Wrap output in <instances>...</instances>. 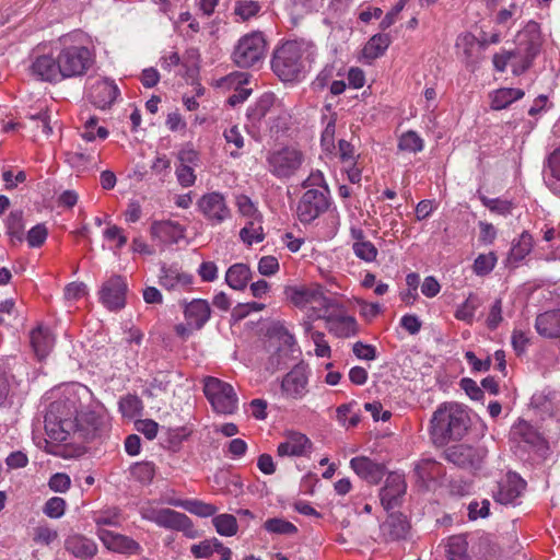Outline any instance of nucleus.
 <instances>
[{
	"instance_id": "f257e3e1",
	"label": "nucleus",
	"mask_w": 560,
	"mask_h": 560,
	"mask_svg": "<svg viewBox=\"0 0 560 560\" xmlns=\"http://www.w3.org/2000/svg\"><path fill=\"white\" fill-rule=\"evenodd\" d=\"M470 427V418L466 408L457 402H445L433 413L431 435L439 445L450 440H460Z\"/></svg>"
},
{
	"instance_id": "f03ea898",
	"label": "nucleus",
	"mask_w": 560,
	"mask_h": 560,
	"mask_svg": "<svg viewBox=\"0 0 560 560\" xmlns=\"http://www.w3.org/2000/svg\"><path fill=\"white\" fill-rule=\"evenodd\" d=\"M77 399L66 398L50 404L45 415V431L55 442H67L71 438L74 418L78 415Z\"/></svg>"
},
{
	"instance_id": "7ed1b4c3",
	"label": "nucleus",
	"mask_w": 560,
	"mask_h": 560,
	"mask_svg": "<svg viewBox=\"0 0 560 560\" xmlns=\"http://www.w3.org/2000/svg\"><path fill=\"white\" fill-rule=\"evenodd\" d=\"M303 48L295 40H289L278 47L272 57L273 72L282 81H292L298 78L303 69Z\"/></svg>"
},
{
	"instance_id": "20e7f679",
	"label": "nucleus",
	"mask_w": 560,
	"mask_h": 560,
	"mask_svg": "<svg viewBox=\"0 0 560 560\" xmlns=\"http://www.w3.org/2000/svg\"><path fill=\"white\" fill-rule=\"evenodd\" d=\"M307 308L312 310L314 316L317 318H326L329 329L334 330L337 335L345 337L349 335L350 319L341 314L337 304L331 303L330 300L325 296L320 287L316 290Z\"/></svg>"
},
{
	"instance_id": "39448f33",
	"label": "nucleus",
	"mask_w": 560,
	"mask_h": 560,
	"mask_svg": "<svg viewBox=\"0 0 560 560\" xmlns=\"http://www.w3.org/2000/svg\"><path fill=\"white\" fill-rule=\"evenodd\" d=\"M266 52V40L261 33L244 35L236 44L232 59L240 68H250L261 61Z\"/></svg>"
},
{
	"instance_id": "423d86ee",
	"label": "nucleus",
	"mask_w": 560,
	"mask_h": 560,
	"mask_svg": "<svg viewBox=\"0 0 560 560\" xmlns=\"http://www.w3.org/2000/svg\"><path fill=\"white\" fill-rule=\"evenodd\" d=\"M203 392L217 412L231 415L236 410L237 397L230 384L209 376L205 380Z\"/></svg>"
},
{
	"instance_id": "0eeeda50",
	"label": "nucleus",
	"mask_w": 560,
	"mask_h": 560,
	"mask_svg": "<svg viewBox=\"0 0 560 560\" xmlns=\"http://www.w3.org/2000/svg\"><path fill=\"white\" fill-rule=\"evenodd\" d=\"M488 451L485 446L455 444L444 450L445 460L467 470H479L482 467Z\"/></svg>"
},
{
	"instance_id": "6e6552de",
	"label": "nucleus",
	"mask_w": 560,
	"mask_h": 560,
	"mask_svg": "<svg viewBox=\"0 0 560 560\" xmlns=\"http://www.w3.org/2000/svg\"><path fill=\"white\" fill-rule=\"evenodd\" d=\"M61 80L83 75L92 65V56L86 47L71 46L59 54Z\"/></svg>"
},
{
	"instance_id": "1a4fd4ad",
	"label": "nucleus",
	"mask_w": 560,
	"mask_h": 560,
	"mask_svg": "<svg viewBox=\"0 0 560 560\" xmlns=\"http://www.w3.org/2000/svg\"><path fill=\"white\" fill-rule=\"evenodd\" d=\"M267 163L272 175L278 178H289L301 167L303 154L295 148L284 147L269 152Z\"/></svg>"
},
{
	"instance_id": "9d476101",
	"label": "nucleus",
	"mask_w": 560,
	"mask_h": 560,
	"mask_svg": "<svg viewBox=\"0 0 560 560\" xmlns=\"http://www.w3.org/2000/svg\"><path fill=\"white\" fill-rule=\"evenodd\" d=\"M518 46L515 55L523 56L521 72L526 71L538 55L541 46L540 34L536 23H528L523 32L517 36Z\"/></svg>"
},
{
	"instance_id": "9b49d317",
	"label": "nucleus",
	"mask_w": 560,
	"mask_h": 560,
	"mask_svg": "<svg viewBox=\"0 0 560 560\" xmlns=\"http://www.w3.org/2000/svg\"><path fill=\"white\" fill-rule=\"evenodd\" d=\"M326 192L327 188H324V190L310 188L304 192L298 206V215L302 222L313 221L327 209Z\"/></svg>"
},
{
	"instance_id": "f8f14e48",
	"label": "nucleus",
	"mask_w": 560,
	"mask_h": 560,
	"mask_svg": "<svg viewBox=\"0 0 560 560\" xmlns=\"http://www.w3.org/2000/svg\"><path fill=\"white\" fill-rule=\"evenodd\" d=\"M407 483L404 475L390 472L385 480L384 487L380 490L381 504L385 511L401 506L406 494Z\"/></svg>"
},
{
	"instance_id": "ddd939ff",
	"label": "nucleus",
	"mask_w": 560,
	"mask_h": 560,
	"mask_svg": "<svg viewBox=\"0 0 560 560\" xmlns=\"http://www.w3.org/2000/svg\"><path fill=\"white\" fill-rule=\"evenodd\" d=\"M75 428L71 432V436L81 441H89L96 436L102 429L103 417L93 410L78 411L74 418Z\"/></svg>"
},
{
	"instance_id": "4468645a",
	"label": "nucleus",
	"mask_w": 560,
	"mask_h": 560,
	"mask_svg": "<svg viewBox=\"0 0 560 560\" xmlns=\"http://www.w3.org/2000/svg\"><path fill=\"white\" fill-rule=\"evenodd\" d=\"M96 535L103 545L113 552L122 555H139L141 552V546L128 536L105 528H97Z\"/></svg>"
},
{
	"instance_id": "2eb2a0df",
	"label": "nucleus",
	"mask_w": 560,
	"mask_h": 560,
	"mask_svg": "<svg viewBox=\"0 0 560 560\" xmlns=\"http://www.w3.org/2000/svg\"><path fill=\"white\" fill-rule=\"evenodd\" d=\"M525 487L526 482L517 474L510 471L504 479L498 482L492 497L500 504H512L522 494Z\"/></svg>"
},
{
	"instance_id": "dca6fc26",
	"label": "nucleus",
	"mask_w": 560,
	"mask_h": 560,
	"mask_svg": "<svg viewBox=\"0 0 560 560\" xmlns=\"http://www.w3.org/2000/svg\"><path fill=\"white\" fill-rule=\"evenodd\" d=\"M127 283L115 276L108 279L102 287L101 301L110 311L120 310L126 304Z\"/></svg>"
},
{
	"instance_id": "f3484780",
	"label": "nucleus",
	"mask_w": 560,
	"mask_h": 560,
	"mask_svg": "<svg viewBox=\"0 0 560 560\" xmlns=\"http://www.w3.org/2000/svg\"><path fill=\"white\" fill-rule=\"evenodd\" d=\"M198 207L203 215L213 224H219L230 217V210L224 197L219 192H210L202 196Z\"/></svg>"
},
{
	"instance_id": "a211bd4d",
	"label": "nucleus",
	"mask_w": 560,
	"mask_h": 560,
	"mask_svg": "<svg viewBox=\"0 0 560 560\" xmlns=\"http://www.w3.org/2000/svg\"><path fill=\"white\" fill-rule=\"evenodd\" d=\"M307 374L305 366L295 365L282 380V394L292 399H301L307 393Z\"/></svg>"
},
{
	"instance_id": "6ab92c4d",
	"label": "nucleus",
	"mask_w": 560,
	"mask_h": 560,
	"mask_svg": "<svg viewBox=\"0 0 560 560\" xmlns=\"http://www.w3.org/2000/svg\"><path fill=\"white\" fill-rule=\"evenodd\" d=\"M142 518L155 523L160 527L178 530L186 514L172 509H155L147 506L141 509Z\"/></svg>"
},
{
	"instance_id": "aec40b11",
	"label": "nucleus",
	"mask_w": 560,
	"mask_h": 560,
	"mask_svg": "<svg viewBox=\"0 0 560 560\" xmlns=\"http://www.w3.org/2000/svg\"><path fill=\"white\" fill-rule=\"evenodd\" d=\"M32 75L42 81L60 82L59 58L51 55L37 56L30 67Z\"/></svg>"
},
{
	"instance_id": "412c9836",
	"label": "nucleus",
	"mask_w": 560,
	"mask_h": 560,
	"mask_svg": "<svg viewBox=\"0 0 560 560\" xmlns=\"http://www.w3.org/2000/svg\"><path fill=\"white\" fill-rule=\"evenodd\" d=\"M278 340L281 346L277 347L276 351L269 357L268 362L266 363V370H268L270 373H275L276 371L288 365L293 352V336L287 331H283L279 334Z\"/></svg>"
},
{
	"instance_id": "4be33fe9",
	"label": "nucleus",
	"mask_w": 560,
	"mask_h": 560,
	"mask_svg": "<svg viewBox=\"0 0 560 560\" xmlns=\"http://www.w3.org/2000/svg\"><path fill=\"white\" fill-rule=\"evenodd\" d=\"M381 530L387 539H405L410 530V523L401 512H392L381 525Z\"/></svg>"
},
{
	"instance_id": "5701e85b",
	"label": "nucleus",
	"mask_w": 560,
	"mask_h": 560,
	"mask_svg": "<svg viewBox=\"0 0 560 560\" xmlns=\"http://www.w3.org/2000/svg\"><path fill=\"white\" fill-rule=\"evenodd\" d=\"M352 470L371 485L377 483L384 476V466L365 456L352 458Z\"/></svg>"
},
{
	"instance_id": "b1692460",
	"label": "nucleus",
	"mask_w": 560,
	"mask_h": 560,
	"mask_svg": "<svg viewBox=\"0 0 560 560\" xmlns=\"http://www.w3.org/2000/svg\"><path fill=\"white\" fill-rule=\"evenodd\" d=\"M312 445L308 438L299 432H288L283 442L278 445L279 456H301Z\"/></svg>"
},
{
	"instance_id": "393cba45",
	"label": "nucleus",
	"mask_w": 560,
	"mask_h": 560,
	"mask_svg": "<svg viewBox=\"0 0 560 560\" xmlns=\"http://www.w3.org/2000/svg\"><path fill=\"white\" fill-rule=\"evenodd\" d=\"M151 235L163 243H177L184 237V229L173 221H154L151 225Z\"/></svg>"
},
{
	"instance_id": "a878e982",
	"label": "nucleus",
	"mask_w": 560,
	"mask_h": 560,
	"mask_svg": "<svg viewBox=\"0 0 560 560\" xmlns=\"http://www.w3.org/2000/svg\"><path fill=\"white\" fill-rule=\"evenodd\" d=\"M535 327L537 332L546 338L560 337V308L545 312L537 316Z\"/></svg>"
},
{
	"instance_id": "bb28decb",
	"label": "nucleus",
	"mask_w": 560,
	"mask_h": 560,
	"mask_svg": "<svg viewBox=\"0 0 560 560\" xmlns=\"http://www.w3.org/2000/svg\"><path fill=\"white\" fill-rule=\"evenodd\" d=\"M211 311L207 301L194 300L184 308L185 320L195 328H202L208 322Z\"/></svg>"
},
{
	"instance_id": "cd10ccee",
	"label": "nucleus",
	"mask_w": 560,
	"mask_h": 560,
	"mask_svg": "<svg viewBox=\"0 0 560 560\" xmlns=\"http://www.w3.org/2000/svg\"><path fill=\"white\" fill-rule=\"evenodd\" d=\"M31 345L39 360L46 358L55 345V338L48 328L38 326L31 331Z\"/></svg>"
},
{
	"instance_id": "c85d7f7f",
	"label": "nucleus",
	"mask_w": 560,
	"mask_h": 560,
	"mask_svg": "<svg viewBox=\"0 0 560 560\" xmlns=\"http://www.w3.org/2000/svg\"><path fill=\"white\" fill-rule=\"evenodd\" d=\"M159 283L164 289L177 290L187 287L191 283V277L187 273L180 272L177 268L163 265L159 276Z\"/></svg>"
},
{
	"instance_id": "c756f323",
	"label": "nucleus",
	"mask_w": 560,
	"mask_h": 560,
	"mask_svg": "<svg viewBox=\"0 0 560 560\" xmlns=\"http://www.w3.org/2000/svg\"><path fill=\"white\" fill-rule=\"evenodd\" d=\"M117 95L118 90L114 84L102 81L93 85L90 97L96 107L104 109L114 103Z\"/></svg>"
},
{
	"instance_id": "7c9ffc66",
	"label": "nucleus",
	"mask_w": 560,
	"mask_h": 560,
	"mask_svg": "<svg viewBox=\"0 0 560 560\" xmlns=\"http://www.w3.org/2000/svg\"><path fill=\"white\" fill-rule=\"evenodd\" d=\"M66 548L73 556L80 559L93 558L97 552V545L94 540L82 535H74L66 540Z\"/></svg>"
},
{
	"instance_id": "2f4dec72",
	"label": "nucleus",
	"mask_w": 560,
	"mask_h": 560,
	"mask_svg": "<svg viewBox=\"0 0 560 560\" xmlns=\"http://www.w3.org/2000/svg\"><path fill=\"white\" fill-rule=\"evenodd\" d=\"M390 44L388 34H376L372 36L363 47L359 60L371 63L372 60L382 56Z\"/></svg>"
},
{
	"instance_id": "473e14b6",
	"label": "nucleus",
	"mask_w": 560,
	"mask_h": 560,
	"mask_svg": "<svg viewBox=\"0 0 560 560\" xmlns=\"http://www.w3.org/2000/svg\"><path fill=\"white\" fill-rule=\"evenodd\" d=\"M352 250L357 257L366 262L375 260L377 256V248L370 241L364 240V235L361 230L352 229Z\"/></svg>"
},
{
	"instance_id": "72a5a7b5",
	"label": "nucleus",
	"mask_w": 560,
	"mask_h": 560,
	"mask_svg": "<svg viewBox=\"0 0 560 560\" xmlns=\"http://www.w3.org/2000/svg\"><path fill=\"white\" fill-rule=\"evenodd\" d=\"M252 279V271L245 264L232 265L225 275L226 283L234 290H243Z\"/></svg>"
},
{
	"instance_id": "f704fd0d",
	"label": "nucleus",
	"mask_w": 560,
	"mask_h": 560,
	"mask_svg": "<svg viewBox=\"0 0 560 560\" xmlns=\"http://www.w3.org/2000/svg\"><path fill=\"white\" fill-rule=\"evenodd\" d=\"M533 248L532 235L527 232H523L516 243H513L512 248L508 256V265L515 267L522 261Z\"/></svg>"
},
{
	"instance_id": "c9c22d12",
	"label": "nucleus",
	"mask_w": 560,
	"mask_h": 560,
	"mask_svg": "<svg viewBox=\"0 0 560 560\" xmlns=\"http://www.w3.org/2000/svg\"><path fill=\"white\" fill-rule=\"evenodd\" d=\"M524 91L521 89L503 88L494 92L491 101V108L500 110L506 108L514 101L521 100L524 96Z\"/></svg>"
},
{
	"instance_id": "e433bc0d",
	"label": "nucleus",
	"mask_w": 560,
	"mask_h": 560,
	"mask_svg": "<svg viewBox=\"0 0 560 560\" xmlns=\"http://www.w3.org/2000/svg\"><path fill=\"white\" fill-rule=\"evenodd\" d=\"M173 506L183 508L187 512L200 517L213 516L218 512V508L213 504L200 500L174 501Z\"/></svg>"
},
{
	"instance_id": "4c0bfd02",
	"label": "nucleus",
	"mask_w": 560,
	"mask_h": 560,
	"mask_svg": "<svg viewBox=\"0 0 560 560\" xmlns=\"http://www.w3.org/2000/svg\"><path fill=\"white\" fill-rule=\"evenodd\" d=\"M547 168L550 176H545V182L555 194L560 196V148L548 156Z\"/></svg>"
},
{
	"instance_id": "58836bf2",
	"label": "nucleus",
	"mask_w": 560,
	"mask_h": 560,
	"mask_svg": "<svg viewBox=\"0 0 560 560\" xmlns=\"http://www.w3.org/2000/svg\"><path fill=\"white\" fill-rule=\"evenodd\" d=\"M241 240L247 245L259 243L264 240V231L261 225V217L249 219L240 232Z\"/></svg>"
},
{
	"instance_id": "ea45409f",
	"label": "nucleus",
	"mask_w": 560,
	"mask_h": 560,
	"mask_svg": "<svg viewBox=\"0 0 560 560\" xmlns=\"http://www.w3.org/2000/svg\"><path fill=\"white\" fill-rule=\"evenodd\" d=\"M7 233L12 242L22 243L24 240L23 211H11L7 219Z\"/></svg>"
},
{
	"instance_id": "a19ab883",
	"label": "nucleus",
	"mask_w": 560,
	"mask_h": 560,
	"mask_svg": "<svg viewBox=\"0 0 560 560\" xmlns=\"http://www.w3.org/2000/svg\"><path fill=\"white\" fill-rule=\"evenodd\" d=\"M318 287L319 285L290 288L287 290V293L294 305L307 308Z\"/></svg>"
},
{
	"instance_id": "79ce46f5",
	"label": "nucleus",
	"mask_w": 560,
	"mask_h": 560,
	"mask_svg": "<svg viewBox=\"0 0 560 560\" xmlns=\"http://www.w3.org/2000/svg\"><path fill=\"white\" fill-rule=\"evenodd\" d=\"M212 524L221 536H234L238 529L237 521L232 514H220L213 517Z\"/></svg>"
},
{
	"instance_id": "37998d69",
	"label": "nucleus",
	"mask_w": 560,
	"mask_h": 560,
	"mask_svg": "<svg viewBox=\"0 0 560 560\" xmlns=\"http://www.w3.org/2000/svg\"><path fill=\"white\" fill-rule=\"evenodd\" d=\"M448 560H468L467 541L464 536H453L446 546Z\"/></svg>"
},
{
	"instance_id": "c03bdc74",
	"label": "nucleus",
	"mask_w": 560,
	"mask_h": 560,
	"mask_svg": "<svg viewBox=\"0 0 560 560\" xmlns=\"http://www.w3.org/2000/svg\"><path fill=\"white\" fill-rule=\"evenodd\" d=\"M264 528L272 534L294 535L298 528L294 524L280 517L269 518L264 523Z\"/></svg>"
},
{
	"instance_id": "a18cd8bd",
	"label": "nucleus",
	"mask_w": 560,
	"mask_h": 560,
	"mask_svg": "<svg viewBox=\"0 0 560 560\" xmlns=\"http://www.w3.org/2000/svg\"><path fill=\"white\" fill-rule=\"evenodd\" d=\"M479 305H480L479 298L476 294L470 293L468 295V298L466 299V301L457 308V311L455 313V317L459 320L470 323L472 320L474 314H475L476 310L479 307Z\"/></svg>"
},
{
	"instance_id": "49530a36",
	"label": "nucleus",
	"mask_w": 560,
	"mask_h": 560,
	"mask_svg": "<svg viewBox=\"0 0 560 560\" xmlns=\"http://www.w3.org/2000/svg\"><path fill=\"white\" fill-rule=\"evenodd\" d=\"M423 148L422 139L415 131H407L399 138L398 149L400 151L418 152Z\"/></svg>"
},
{
	"instance_id": "de8ad7c7",
	"label": "nucleus",
	"mask_w": 560,
	"mask_h": 560,
	"mask_svg": "<svg viewBox=\"0 0 560 560\" xmlns=\"http://www.w3.org/2000/svg\"><path fill=\"white\" fill-rule=\"evenodd\" d=\"M218 547H221V541L218 538H211L192 545L190 551L196 558H209Z\"/></svg>"
},
{
	"instance_id": "09e8293b",
	"label": "nucleus",
	"mask_w": 560,
	"mask_h": 560,
	"mask_svg": "<svg viewBox=\"0 0 560 560\" xmlns=\"http://www.w3.org/2000/svg\"><path fill=\"white\" fill-rule=\"evenodd\" d=\"M352 354H354L357 359L368 362V368H370V362L377 358L376 348L373 345L362 341L352 343Z\"/></svg>"
},
{
	"instance_id": "8fccbe9b",
	"label": "nucleus",
	"mask_w": 560,
	"mask_h": 560,
	"mask_svg": "<svg viewBox=\"0 0 560 560\" xmlns=\"http://www.w3.org/2000/svg\"><path fill=\"white\" fill-rule=\"evenodd\" d=\"M275 97L272 94L266 93L260 96L256 105L249 109L248 116L252 119H261L273 105Z\"/></svg>"
},
{
	"instance_id": "3c124183",
	"label": "nucleus",
	"mask_w": 560,
	"mask_h": 560,
	"mask_svg": "<svg viewBox=\"0 0 560 560\" xmlns=\"http://www.w3.org/2000/svg\"><path fill=\"white\" fill-rule=\"evenodd\" d=\"M142 408L141 400L133 395H128L119 401V409L125 417L133 418Z\"/></svg>"
},
{
	"instance_id": "603ef678",
	"label": "nucleus",
	"mask_w": 560,
	"mask_h": 560,
	"mask_svg": "<svg viewBox=\"0 0 560 560\" xmlns=\"http://www.w3.org/2000/svg\"><path fill=\"white\" fill-rule=\"evenodd\" d=\"M259 10L260 5L257 1L244 0L236 2L234 13L238 15L243 21H246L257 14Z\"/></svg>"
},
{
	"instance_id": "864d4df0",
	"label": "nucleus",
	"mask_w": 560,
	"mask_h": 560,
	"mask_svg": "<svg viewBox=\"0 0 560 560\" xmlns=\"http://www.w3.org/2000/svg\"><path fill=\"white\" fill-rule=\"evenodd\" d=\"M495 261L497 257L493 253L488 255L481 254L475 259L474 271L478 276L488 275L494 268Z\"/></svg>"
},
{
	"instance_id": "5fc2aeb1",
	"label": "nucleus",
	"mask_w": 560,
	"mask_h": 560,
	"mask_svg": "<svg viewBox=\"0 0 560 560\" xmlns=\"http://www.w3.org/2000/svg\"><path fill=\"white\" fill-rule=\"evenodd\" d=\"M66 501L62 498H50L44 506V513L51 518H59L65 514Z\"/></svg>"
},
{
	"instance_id": "6e6d98bb",
	"label": "nucleus",
	"mask_w": 560,
	"mask_h": 560,
	"mask_svg": "<svg viewBox=\"0 0 560 560\" xmlns=\"http://www.w3.org/2000/svg\"><path fill=\"white\" fill-rule=\"evenodd\" d=\"M48 231L45 224H37L28 231L26 240L31 247H39L45 243Z\"/></svg>"
},
{
	"instance_id": "4d7b16f0",
	"label": "nucleus",
	"mask_w": 560,
	"mask_h": 560,
	"mask_svg": "<svg viewBox=\"0 0 560 560\" xmlns=\"http://www.w3.org/2000/svg\"><path fill=\"white\" fill-rule=\"evenodd\" d=\"M480 200L482 205L490 211L497 212L499 214H506L511 211L512 208V203L508 200L490 199L486 196H480Z\"/></svg>"
},
{
	"instance_id": "13d9d810",
	"label": "nucleus",
	"mask_w": 560,
	"mask_h": 560,
	"mask_svg": "<svg viewBox=\"0 0 560 560\" xmlns=\"http://www.w3.org/2000/svg\"><path fill=\"white\" fill-rule=\"evenodd\" d=\"M131 472L140 481H151L154 477V466L151 463H138L131 468Z\"/></svg>"
},
{
	"instance_id": "bf43d9fd",
	"label": "nucleus",
	"mask_w": 560,
	"mask_h": 560,
	"mask_svg": "<svg viewBox=\"0 0 560 560\" xmlns=\"http://www.w3.org/2000/svg\"><path fill=\"white\" fill-rule=\"evenodd\" d=\"M236 205L238 207V211L249 219H254L255 217H261L255 208L254 203L247 196H238L236 200Z\"/></svg>"
},
{
	"instance_id": "052dcab7",
	"label": "nucleus",
	"mask_w": 560,
	"mask_h": 560,
	"mask_svg": "<svg viewBox=\"0 0 560 560\" xmlns=\"http://www.w3.org/2000/svg\"><path fill=\"white\" fill-rule=\"evenodd\" d=\"M279 270L278 259L273 256H264L258 262V271L262 276L275 275Z\"/></svg>"
},
{
	"instance_id": "680f3d73",
	"label": "nucleus",
	"mask_w": 560,
	"mask_h": 560,
	"mask_svg": "<svg viewBox=\"0 0 560 560\" xmlns=\"http://www.w3.org/2000/svg\"><path fill=\"white\" fill-rule=\"evenodd\" d=\"M502 319V300L497 299L490 308L487 318V325L490 329L493 330L499 326Z\"/></svg>"
},
{
	"instance_id": "e2e57ef3",
	"label": "nucleus",
	"mask_w": 560,
	"mask_h": 560,
	"mask_svg": "<svg viewBox=\"0 0 560 560\" xmlns=\"http://www.w3.org/2000/svg\"><path fill=\"white\" fill-rule=\"evenodd\" d=\"M137 431L141 432L147 439L153 440L159 431V424L151 420L144 419L136 422Z\"/></svg>"
},
{
	"instance_id": "0e129e2a",
	"label": "nucleus",
	"mask_w": 560,
	"mask_h": 560,
	"mask_svg": "<svg viewBox=\"0 0 560 560\" xmlns=\"http://www.w3.org/2000/svg\"><path fill=\"white\" fill-rule=\"evenodd\" d=\"M352 300L360 305V314L366 320H371L381 312V305L378 303H366L358 298H353Z\"/></svg>"
},
{
	"instance_id": "69168bd1",
	"label": "nucleus",
	"mask_w": 560,
	"mask_h": 560,
	"mask_svg": "<svg viewBox=\"0 0 560 560\" xmlns=\"http://www.w3.org/2000/svg\"><path fill=\"white\" fill-rule=\"evenodd\" d=\"M460 387L465 390V393L474 400H480L483 398V390L478 386V384L471 378H463L460 381Z\"/></svg>"
},
{
	"instance_id": "338daca9",
	"label": "nucleus",
	"mask_w": 560,
	"mask_h": 560,
	"mask_svg": "<svg viewBox=\"0 0 560 560\" xmlns=\"http://www.w3.org/2000/svg\"><path fill=\"white\" fill-rule=\"evenodd\" d=\"M176 176H177L178 183L183 187L191 186L196 179L194 170L189 165H179L176 170Z\"/></svg>"
},
{
	"instance_id": "774afa93",
	"label": "nucleus",
	"mask_w": 560,
	"mask_h": 560,
	"mask_svg": "<svg viewBox=\"0 0 560 560\" xmlns=\"http://www.w3.org/2000/svg\"><path fill=\"white\" fill-rule=\"evenodd\" d=\"M49 488L55 492H65L70 487V478L66 474H55L49 479Z\"/></svg>"
}]
</instances>
